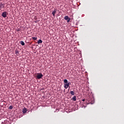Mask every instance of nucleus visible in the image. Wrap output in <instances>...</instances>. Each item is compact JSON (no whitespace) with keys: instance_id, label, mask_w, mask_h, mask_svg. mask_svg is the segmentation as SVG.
Masks as SVG:
<instances>
[{"instance_id":"f257e3e1","label":"nucleus","mask_w":124,"mask_h":124,"mask_svg":"<svg viewBox=\"0 0 124 124\" xmlns=\"http://www.w3.org/2000/svg\"><path fill=\"white\" fill-rule=\"evenodd\" d=\"M64 82V88H65L66 89L69 87V82H68V81H67V79H65L63 80Z\"/></svg>"},{"instance_id":"f03ea898","label":"nucleus","mask_w":124,"mask_h":124,"mask_svg":"<svg viewBox=\"0 0 124 124\" xmlns=\"http://www.w3.org/2000/svg\"><path fill=\"white\" fill-rule=\"evenodd\" d=\"M36 79H41L43 77V75L41 73L35 74Z\"/></svg>"},{"instance_id":"7ed1b4c3","label":"nucleus","mask_w":124,"mask_h":124,"mask_svg":"<svg viewBox=\"0 0 124 124\" xmlns=\"http://www.w3.org/2000/svg\"><path fill=\"white\" fill-rule=\"evenodd\" d=\"M64 20L67 21V23H69V22H70V20H71V19L69 18V17L68 16H65L64 17Z\"/></svg>"},{"instance_id":"20e7f679","label":"nucleus","mask_w":124,"mask_h":124,"mask_svg":"<svg viewBox=\"0 0 124 124\" xmlns=\"http://www.w3.org/2000/svg\"><path fill=\"white\" fill-rule=\"evenodd\" d=\"M6 12H4L1 14V16L3 17V18H6L7 15H6Z\"/></svg>"},{"instance_id":"39448f33","label":"nucleus","mask_w":124,"mask_h":124,"mask_svg":"<svg viewBox=\"0 0 124 124\" xmlns=\"http://www.w3.org/2000/svg\"><path fill=\"white\" fill-rule=\"evenodd\" d=\"M56 13H57V10L55 9L54 10L52 13L53 16L55 17V15L56 14Z\"/></svg>"},{"instance_id":"423d86ee","label":"nucleus","mask_w":124,"mask_h":124,"mask_svg":"<svg viewBox=\"0 0 124 124\" xmlns=\"http://www.w3.org/2000/svg\"><path fill=\"white\" fill-rule=\"evenodd\" d=\"M27 108H24L22 110V112L23 114H25V113H27Z\"/></svg>"},{"instance_id":"0eeeda50","label":"nucleus","mask_w":124,"mask_h":124,"mask_svg":"<svg viewBox=\"0 0 124 124\" xmlns=\"http://www.w3.org/2000/svg\"><path fill=\"white\" fill-rule=\"evenodd\" d=\"M1 8H4V5L1 3H0V9H1Z\"/></svg>"},{"instance_id":"6e6552de","label":"nucleus","mask_w":124,"mask_h":124,"mask_svg":"<svg viewBox=\"0 0 124 124\" xmlns=\"http://www.w3.org/2000/svg\"><path fill=\"white\" fill-rule=\"evenodd\" d=\"M20 44H21L22 45V46H24V45H25V43L23 41H21L20 42Z\"/></svg>"},{"instance_id":"1a4fd4ad","label":"nucleus","mask_w":124,"mask_h":124,"mask_svg":"<svg viewBox=\"0 0 124 124\" xmlns=\"http://www.w3.org/2000/svg\"><path fill=\"white\" fill-rule=\"evenodd\" d=\"M70 94L72 95H74L75 94V92H74V91H71L70 92Z\"/></svg>"},{"instance_id":"9d476101","label":"nucleus","mask_w":124,"mask_h":124,"mask_svg":"<svg viewBox=\"0 0 124 124\" xmlns=\"http://www.w3.org/2000/svg\"><path fill=\"white\" fill-rule=\"evenodd\" d=\"M73 100L74 101H76V96H74V97L72 98Z\"/></svg>"},{"instance_id":"9b49d317","label":"nucleus","mask_w":124,"mask_h":124,"mask_svg":"<svg viewBox=\"0 0 124 124\" xmlns=\"http://www.w3.org/2000/svg\"><path fill=\"white\" fill-rule=\"evenodd\" d=\"M38 43L39 44L42 43V40L41 39H39V40L38 41Z\"/></svg>"},{"instance_id":"f8f14e48","label":"nucleus","mask_w":124,"mask_h":124,"mask_svg":"<svg viewBox=\"0 0 124 124\" xmlns=\"http://www.w3.org/2000/svg\"><path fill=\"white\" fill-rule=\"evenodd\" d=\"M16 54L18 56V55H19V51L16 50Z\"/></svg>"},{"instance_id":"ddd939ff","label":"nucleus","mask_w":124,"mask_h":124,"mask_svg":"<svg viewBox=\"0 0 124 124\" xmlns=\"http://www.w3.org/2000/svg\"><path fill=\"white\" fill-rule=\"evenodd\" d=\"M32 38L33 39V40H36V39H37V37H32Z\"/></svg>"},{"instance_id":"4468645a","label":"nucleus","mask_w":124,"mask_h":124,"mask_svg":"<svg viewBox=\"0 0 124 124\" xmlns=\"http://www.w3.org/2000/svg\"><path fill=\"white\" fill-rule=\"evenodd\" d=\"M9 109H13V107L12 106H10L9 108Z\"/></svg>"},{"instance_id":"2eb2a0df","label":"nucleus","mask_w":124,"mask_h":124,"mask_svg":"<svg viewBox=\"0 0 124 124\" xmlns=\"http://www.w3.org/2000/svg\"><path fill=\"white\" fill-rule=\"evenodd\" d=\"M85 100H86V99H82V101H85Z\"/></svg>"}]
</instances>
